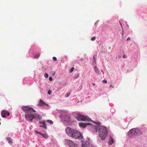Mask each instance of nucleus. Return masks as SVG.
<instances>
[{
	"mask_svg": "<svg viewBox=\"0 0 147 147\" xmlns=\"http://www.w3.org/2000/svg\"><path fill=\"white\" fill-rule=\"evenodd\" d=\"M70 94V92L67 93L65 95V96L66 97H68Z\"/></svg>",
	"mask_w": 147,
	"mask_h": 147,
	"instance_id": "obj_18",
	"label": "nucleus"
},
{
	"mask_svg": "<svg viewBox=\"0 0 147 147\" xmlns=\"http://www.w3.org/2000/svg\"><path fill=\"white\" fill-rule=\"evenodd\" d=\"M76 117L77 120L79 121H91L93 123L96 124L98 125L101 124L100 122H96L91 120V119L88 117L82 115L80 113H77L76 115Z\"/></svg>",
	"mask_w": 147,
	"mask_h": 147,
	"instance_id": "obj_4",
	"label": "nucleus"
},
{
	"mask_svg": "<svg viewBox=\"0 0 147 147\" xmlns=\"http://www.w3.org/2000/svg\"><path fill=\"white\" fill-rule=\"evenodd\" d=\"M65 143L70 147H77L78 145L72 141L68 139L65 140Z\"/></svg>",
	"mask_w": 147,
	"mask_h": 147,
	"instance_id": "obj_7",
	"label": "nucleus"
},
{
	"mask_svg": "<svg viewBox=\"0 0 147 147\" xmlns=\"http://www.w3.org/2000/svg\"><path fill=\"white\" fill-rule=\"evenodd\" d=\"M38 105H39L41 106H46L47 107H48L49 106V105L48 104L45 103L41 99L40 100Z\"/></svg>",
	"mask_w": 147,
	"mask_h": 147,
	"instance_id": "obj_11",
	"label": "nucleus"
},
{
	"mask_svg": "<svg viewBox=\"0 0 147 147\" xmlns=\"http://www.w3.org/2000/svg\"><path fill=\"white\" fill-rule=\"evenodd\" d=\"M61 118L63 120L64 122H66L68 123L71 122L70 115L67 114H63L61 117Z\"/></svg>",
	"mask_w": 147,
	"mask_h": 147,
	"instance_id": "obj_6",
	"label": "nucleus"
},
{
	"mask_svg": "<svg viewBox=\"0 0 147 147\" xmlns=\"http://www.w3.org/2000/svg\"><path fill=\"white\" fill-rule=\"evenodd\" d=\"M55 73H54L53 74V75H55Z\"/></svg>",
	"mask_w": 147,
	"mask_h": 147,
	"instance_id": "obj_37",
	"label": "nucleus"
},
{
	"mask_svg": "<svg viewBox=\"0 0 147 147\" xmlns=\"http://www.w3.org/2000/svg\"><path fill=\"white\" fill-rule=\"evenodd\" d=\"M91 124H92V123H87L80 122L79 123V126L81 127L85 128L87 125H91Z\"/></svg>",
	"mask_w": 147,
	"mask_h": 147,
	"instance_id": "obj_10",
	"label": "nucleus"
},
{
	"mask_svg": "<svg viewBox=\"0 0 147 147\" xmlns=\"http://www.w3.org/2000/svg\"><path fill=\"white\" fill-rule=\"evenodd\" d=\"M1 114L2 117L3 118L9 115V113L8 111L4 110L2 111L1 112Z\"/></svg>",
	"mask_w": 147,
	"mask_h": 147,
	"instance_id": "obj_9",
	"label": "nucleus"
},
{
	"mask_svg": "<svg viewBox=\"0 0 147 147\" xmlns=\"http://www.w3.org/2000/svg\"><path fill=\"white\" fill-rule=\"evenodd\" d=\"M96 55H94L93 56V59L95 63H96Z\"/></svg>",
	"mask_w": 147,
	"mask_h": 147,
	"instance_id": "obj_20",
	"label": "nucleus"
},
{
	"mask_svg": "<svg viewBox=\"0 0 147 147\" xmlns=\"http://www.w3.org/2000/svg\"><path fill=\"white\" fill-rule=\"evenodd\" d=\"M0 120H1V119H0Z\"/></svg>",
	"mask_w": 147,
	"mask_h": 147,
	"instance_id": "obj_39",
	"label": "nucleus"
},
{
	"mask_svg": "<svg viewBox=\"0 0 147 147\" xmlns=\"http://www.w3.org/2000/svg\"><path fill=\"white\" fill-rule=\"evenodd\" d=\"M7 140L8 142L10 144L12 143V141L11 139L9 137H8L7 138Z\"/></svg>",
	"mask_w": 147,
	"mask_h": 147,
	"instance_id": "obj_16",
	"label": "nucleus"
},
{
	"mask_svg": "<svg viewBox=\"0 0 147 147\" xmlns=\"http://www.w3.org/2000/svg\"><path fill=\"white\" fill-rule=\"evenodd\" d=\"M1 125V122H0V125Z\"/></svg>",
	"mask_w": 147,
	"mask_h": 147,
	"instance_id": "obj_38",
	"label": "nucleus"
},
{
	"mask_svg": "<svg viewBox=\"0 0 147 147\" xmlns=\"http://www.w3.org/2000/svg\"><path fill=\"white\" fill-rule=\"evenodd\" d=\"M120 26H121V28H122V30H123V27L122 24L120 22Z\"/></svg>",
	"mask_w": 147,
	"mask_h": 147,
	"instance_id": "obj_30",
	"label": "nucleus"
},
{
	"mask_svg": "<svg viewBox=\"0 0 147 147\" xmlns=\"http://www.w3.org/2000/svg\"><path fill=\"white\" fill-rule=\"evenodd\" d=\"M95 132L98 131L99 136L102 140H104L107 136L108 131L107 128L103 126H93Z\"/></svg>",
	"mask_w": 147,
	"mask_h": 147,
	"instance_id": "obj_3",
	"label": "nucleus"
},
{
	"mask_svg": "<svg viewBox=\"0 0 147 147\" xmlns=\"http://www.w3.org/2000/svg\"><path fill=\"white\" fill-rule=\"evenodd\" d=\"M102 82H103V83H107V81L106 80H102Z\"/></svg>",
	"mask_w": 147,
	"mask_h": 147,
	"instance_id": "obj_25",
	"label": "nucleus"
},
{
	"mask_svg": "<svg viewBox=\"0 0 147 147\" xmlns=\"http://www.w3.org/2000/svg\"><path fill=\"white\" fill-rule=\"evenodd\" d=\"M35 132L36 134H39L41 135L45 138L47 139L48 137L47 135L45 134H43L40 132H39L37 131H35Z\"/></svg>",
	"mask_w": 147,
	"mask_h": 147,
	"instance_id": "obj_12",
	"label": "nucleus"
},
{
	"mask_svg": "<svg viewBox=\"0 0 147 147\" xmlns=\"http://www.w3.org/2000/svg\"><path fill=\"white\" fill-rule=\"evenodd\" d=\"M94 71L97 74H99V71L98 70V69L96 67V66H94Z\"/></svg>",
	"mask_w": 147,
	"mask_h": 147,
	"instance_id": "obj_15",
	"label": "nucleus"
},
{
	"mask_svg": "<svg viewBox=\"0 0 147 147\" xmlns=\"http://www.w3.org/2000/svg\"><path fill=\"white\" fill-rule=\"evenodd\" d=\"M121 35H123V32L122 33H121Z\"/></svg>",
	"mask_w": 147,
	"mask_h": 147,
	"instance_id": "obj_36",
	"label": "nucleus"
},
{
	"mask_svg": "<svg viewBox=\"0 0 147 147\" xmlns=\"http://www.w3.org/2000/svg\"><path fill=\"white\" fill-rule=\"evenodd\" d=\"M22 109L26 113L25 117L26 119L29 122H32L34 118L39 120L42 118V117L38 114L33 113V112L36 111L32 108L28 106H23Z\"/></svg>",
	"mask_w": 147,
	"mask_h": 147,
	"instance_id": "obj_1",
	"label": "nucleus"
},
{
	"mask_svg": "<svg viewBox=\"0 0 147 147\" xmlns=\"http://www.w3.org/2000/svg\"><path fill=\"white\" fill-rule=\"evenodd\" d=\"M96 39V37L95 36H94L92 37L91 39L92 41H94Z\"/></svg>",
	"mask_w": 147,
	"mask_h": 147,
	"instance_id": "obj_21",
	"label": "nucleus"
},
{
	"mask_svg": "<svg viewBox=\"0 0 147 147\" xmlns=\"http://www.w3.org/2000/svg\"><path fill=\"white\" fill-rule=\"evenodd\" d=\"M39 123L42 124V125H43L42 126L41 125V127H42L45 129H46L47 128V126L46 125V123L45 121H44L42 122L40 121Z\"/></svg>",
	"mask_w": 147,
	"mask_h": 147,
	"instance_id": "obj_13",
	"label": "nucleus"
},
{
	"mask_svg": "<svg viewBox=\"0 0 147 147\" xmlns=\"http://www.w3.org/2000/svg\"><path fill=\"white\" fill-rule=\"evenodd\" d=\"M123 57L124 58H126V56L125 55H124L123 56Z\"/></svg>",
	"mask_w": 147,
	"mask_h": 147,
	"instance_id": "obj_29",
	"label": "nucleus"
},
{
	"mask_svg": "<svg viewBox=\"0 0 147 147\" xmlns=\"http://www.w3.org/2000/svg\"><path fill=\"white\" fill-rule=\"evenodd\" d=\"M131 39V38L130 37H128L127 38V41H128V40H130V39Z\"/></svg>",
	"mask_w": 147,
	"mask_h": 147,
	"instance_id": "obj_28",
	"label": "nucleus"
},
{
	"mask_svg": "<svg viewBox=\"0 0 147 147\" xmlns=\"http://www.w3.org/2000/svg\"><path fill=\"white\" fill-rule=\"evenodd\" d=\"M46 121L49 123L51 125L53 124V122L51 120H47Z\"/></svg>",
	"mask_w": 147,
	"mask_h": 147,
	"instance_id": "obj_17",
	"label": "nucleus"
},
{
	"mask_svg": "<svg viewBox=\"0 0 147 147\" xmlns=\"http://www.w3.org/2000/svg\"><path fill=\"white\" fill-rule=\"evenodd\" d=\"M39 57V55H36L35 57H34L35 58H38Z\"/></svg>",
	"mask_w": 147,
	"mask_h": 147,
	"instance_id": "obj_27",
	"label": "nucleus"
},
{
	"mask_svg": "<svg viewBox=\"0 0 147 147\" xmlns=\"http://www.w3.org/2000/svg\"><path fill=\"white\" fill-rule=\"evenodd\" d=\"M49 80L50 81H52L53 80L52 78L51 77H50L49 78Z\"/></svg>",
	"mask_w": 147,
	"mask_h": 147,
	"instance_id": "obj_26",
	"label": "nucleus"
},
{
	"mask_svg": "<svg viewBox=\"0 0 147 147\" xmlns=\"http://www.w3.org/2000/svg\"><path fill=\"white\" fill-rule=\"evenodd\" d=\"M101 71L103 73V74H104V73L103 72V71L102 70H101Z\"/></svg>",
	"mask_w": 147,
	"mask_h": 147,
	"instance_id": "obj_33",
	"label": "nucleus"
},
{
	"mask_svg": "<svg viewBox=\"0 0 147 147\" xmlns=\"http://www.w3.org/2000/svg\"><path fill=\"white\" fill-rule=\"evenodd\" d=\"M142 132L139 129L134 128L131 129L128 132V136L129 138H134L141 135Z\"/></svg>",
	"mask_w": 147,
	"mask_h": 147,
	"instance_id": "obj_5",
	"label": "nucleus"
},
{
	"mask_svg": "<svg viewBox=\"0 0 147 147\" xmlns=\"http://www.w3.org/2000/svg\"><path fill=\"white\" fill-rule=\"evenodd\" d=\"M47 93L48 94L50 95L51 94L52 92H47Z\"/></svg>",
	"mask_w": 147,
	"mask_h": 147,
	"instance_id": "obj_31",
	"label": "nucleus"
},
{
	"mask_svg": "<svg viewBox=\"0 0 147 147\" xmlns=\"http://www.w3.org/2000/svg\"><path fill=\"white\" fill-rule=\"evenodd\" d=\"M92 84H93V86H94V85H95V84H94V83H93Z\"/></svg>",
	"mask_w": 147,
	"mask_h": 147,
	"instance_id": "obj_35",
	"label": "nucleus"
},
{
	"mask_svg": "<svg viewBox=\"0 0 147 147\" xmlns=\"http://www.w3.org/2000/svg\"><path fill=\"white\" fill-rule=\"evenodd\" d=\"M82 147H94L90 143L88 142H83L82 145Z\"/></svg>",
	"mask_w": 147,
	"mask_h": 147,
	"instance_id": "obj_8",
	"label": "nucleus"
},
{
	"mask_svg": "<svg viewBox=\"0 0 147 147\" xmlns=\"http://www.w3.org/2000/svg\"><path fill=\"white\" fill-rule=\"evenodd\" d=\"M74 67H72L70 70L69 72L71 73L74 70Z\"/></svg>",
	"mask_w": 147,
	"mask_h": 147,
	"instance_id": "obj_22",
	"label": "nucleus"
},
{
	"mask_svg": "<svg viewBox=\"0 0 147 147\" xmlns=\"http://www.w3.org/2000/svg\"><path fill=\"white\" fill-rule=\"evenodd\" d=\"M118 56L119 58H120L121 57V56H120L119 55H118Z\"/></svg>",
	"mask_w": 147,
	"mask_h": 147,
	"instance_id": "obj_32",
	"label": "nucleus"
},
{
	"mask_svg": "<svg viewBox=\"0 0 147 147\" xmlns=\"http://www.w3.org/2000/svg\"><path fill=\"white\" fill-rule=\"evenodd\" d=\"M79 76V74H78L74 76V78H77Z\"/></svg>",
	"mask_w": 147,
	"mask_h": 147,
	"instance_id": "obj_23",
	"label": "nucleus"
},
{
	"mask_svg": "<svg viewBox=\"0 0 147 147\" xmlns=\"http://www.w3.org/2000/svg\"><path fill=\"white\" fill-rule=\"evenodd\" d=\"M53 60H54V61H56L57 60V58L55 57H53Z\"/></svg>",
	"mask_w": 147,
	"mask_h": 147,
	"instance_id": "obj_24",
	"label": "nucleus"
},
{
	"mask_svg": "<svg viewBox=\"0 0 147 147\" xmlns=\"http://www.w3.org/2000/svg\"><path fill=\"white\" fill-rule=\"evenodd\" d=\"M113 142L114 140L113 138L111 136H110L109 142L108 143V144L109 145H112L113 143Z\"/></svg>",
	"mask_w": 147,
	"mask_h": 147,
	"instance_id": "obj_14",
	"label": "nucleus"
},
{
	"mask_svg": "<svg viewBox=\"0 0 147 147\" xmlns=\"http://www.w3.org/2000/svg\"><path fill=\"white\" fill-rule=\"evenodd\" d=\"M67 134L69 136L81 140L83 138L82 134L76 130L67 127L65 129Z\"/></svg>",
	"mask_w": 147,
	"mask_h": 147,
	"instance_id": "obj_2",
	"label": "nucleus"
},
{
	"mask_svg": "<svg viewBox=\"0 0 147 147\" xmlns=\"http://www.w3.org/2000/svg\"><path fill=\"white\" fill-rule=\"evenodd\" d=\"M44 76L46 78H47L48 77L49 75L47 73H45Z\"/></svg>",
	"mask_w": 147,
	"mask_h": 147,
	"instance_id": "obj_19",
	"label": "nucleus"
},
{
	"mask_svg": "<svg viewBox=\"0 0 147 147\" xmlns=\"http://www.w3.org/2000/svg\"><path fill=\"white\" fill-rule=\"evenodd\" d=\"M48 92H51V90H49L48 91Z\"/></svg>",
	"mask_w": 147,
	"mask_h": 147,
	"instance_id": "obj_34",
	"label": "nucleus"
}]
</instances>
